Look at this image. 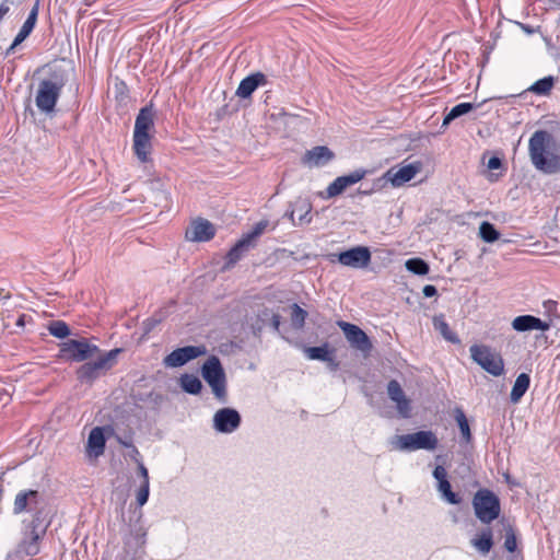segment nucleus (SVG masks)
<instances>
[{"label": "nucleus", "instance_id": "1", "mask_svg": "<svg viewBox=\"0 0 560 560\" xmlns=\"http://www.w3.org/2000/svg\"><path fill=\"white\" fill-rule=\"evenodd\" d=\"M553 143V137L546 130L535 131L528 142L533 165L546 174H555L560 171V155L551 150Z\"/></svg>", "mask_w": 560, "mask_h": 560}, {"label": "nucleus", "instance_id": "2", "mask_svg": "<svg viewBox=\"0 0 560 560\" xmlns=\"http://www.w3.org/2000/svg\"><path fill=\"white\" fill-rule=\"evenodd\" d=\"M201 375L220 402H226V375L217 355H210L201 366Z\"/></svg>", "mask_w": 560, "mask_h": 560}, {"label": "nucleus", "instance_id": "3", "mask_svg": "<svg viewBox=\"0 0 560 560\" xmlns=\"http://www.w3.org/2000/svg\"><path fill=\"white\" fill-rule=\"evenodd\" d=\"M121 351L120 348H115L108 352L102 353L95 361L85 362L77 371L78 380L81 383H93L116 364L117 357Z\"/></svg>", "mask_w": 560, "mask_h": 560}, {"label": "nucleus", "instance_id": "4", "mask_svg": "<svg viewBox=\"0 0 560 560\" xmlns=\"http://www.w3.org/2000/svg\"><path fill=\"white\" fill-rule=\"evenodd\" d=\"M392 444L399 451L412 452L418 450L433 451L439 445V439L432 431H418L396 435Z\"/></svg>", "mask_w": 560, "mask_h": 560}, {"label": "nucleus", "instance_id": "5", "mask_svg": "<svg viewBox=\"0 0 560 560\" xmlns=\"http://www.w3.org/2000/svg\"><path fill=\"white\" fill-rule=\"evenodd\" d=\"M63 86L65 81L61 78L42 80L35 96L37 108L45 114L54 112Z\"/></svg>", "mask_w": 560, "mask_h": 560}, {"label": "nucleus", "instance_id": "6", "mask_svg": "<svg viewBox=\"0 0 560 560\" xmlns=\"http://www.w3.org/2000/svg\"><path fill=\"white\" fill-rule=\"evenodd\" d=\"M472 506L477 518L483 524H490L500 515V500L488 489L478 490L472 499Z\"/></svg>", "mask_w": 560, "mask_h": 560}, {"label": "nucleus", "instance_id": "7", "mask_svg": "<svg viewBox=\"0 0 560 560\" xmlns=\"http://www.w3.org/2000/svg\"><path fill=\"white\" fill-rule=\"evenodd\" d=\"M470 357L478 365L493 376H500L504 372V361L500 353L489 346L472 345L469 348Z\"/></svg>", "mask_w": 560, "mask_h": 560}, {"label": "nucleus", "instance_id": "8", "mask_svg": "<svg viewBox=\"0 0 560 560\" xmlns=\"http://www.w3.org/2000/svg\"><path fill=\"white\" fill-rule=\"evenodd\" d=\"M100 352V348L86 339H69L60 345V357L73 362H83Z\"/></svg>", "mask_w": 560, "mask_h": 560}, {"label": "nucleus", "instance_id": "9", "mask_svg": "<svg viewBox=\"0 0 560 560\" xmlns=\"http://www.w3.org/2000/svg\"><path fill=\"white\" fill-rule=\"evenodd\" d=\"M242 423L240 412L230 407L217 410L212 417V428L221 434H232L238 430Z\"/></svg>", "mask_w": 560, "mask_h": 560}, {"label": "nucleus", "instance_id": "10", "mask_svg": "<svg viewBox=\"0 0 560 560\" xmlns=\"http://www.w3.org/2000/svg\"><path fill=\"white\" fill-rule=\"evenodd\" d=\"M206 353L207 348L205 346H186L177 348L163 359V364L166 368H179Z\"/></svg>", "mask_w": 560, "mask_h": 560}, {"label": "nucleus", "instance_id": "11", "mask_svg": "<svg viewBox=\"0 0 560 560\" xmlns=\"http://www.w3.org/2000/svg\"><path fill=\"white\" fill-rule=\"evenodd\" d=\"M338 327L343 331L350 346L366 354L372 349V343L368 335L357 325L343 320L337 322Z\"/></svg>", "mask_w": 560, "mask_h": 560}, {"label": "nucleus", "instance_id": "12", "mask_svg": "<svg viewBox=\"0 0 560 560\" xmlns=\"http://www.w3.org/2000/svg\"><path fill=\"white\" fill-rule=\"evenodd\" d=\"M338 261L346 267L362 269L371 262V252L365 246H355L339 253Z\"/></svg>", "mask_w": 560, "mask_h": 560}, {"label": "nucleus", "instance_id": "13", "mask_svg": "<svg viewBox=\"0 0 560 560\" xmlns=\"http://www.w3.org/2000/svg\"><path fill=\"white\" fill-rule=\"evenodd\" d=\"M422 168V162L416 161L387 171L386 177L394 187L402 186L411 180Z\"/></svg>", "mask_w": 560, "mask_h": 560}, {"label": "nucleus", "instance_id": "14", "mask_svg": "<svg viewBox=\"0 0 560 560\" xmlns=\"http://www.w3.org/2000/svg\"><path fill=\"white\" fill-rule=\"evenodd\" d=\"M334 158L335 154L328 147L317 145L304 153L302 163L310 168L323 167L332 161Z\"/></svg>", "mask_w": 560, "mask_h": 560}, {"label": "nucleus", "instance_id": "15", "mask_svg": "<svg viewBox=\"0 0 560 560\" xmlns=\"http://www.w3.org/2000/svg\"><path fill=\"white\" fill-rule=\"evenodd\" d=\"M215 234L214 225L205 219L194 221L186 231V238L191 242H208Z\"/></svg>", "mask_w": 560, "mask_h": 560}, {"label": "nucleus", "instance_id": "16", "mask_svg": "<svg viewBox=\"0 0 560 560\" xmlns=\"http://www.w3.org/2000/svg\"><path fill=\"white\" fill-rule=\"evenodd\" d=\"M551 327V320L546 322L533 315H520L512 320V328L518 332L530 330L546 331Z\"/></svg>", "mask_w": 560, "mask_h": 560}, {"label": "nucleus", "instance_id": "17", "mask_svg": "<svg viewBox=\"0 0 560 560\" xmlns=\"http://www.w3.org/2000/svg\"><path fill=\"white\" fill-rule=\"evenodd\" d=\"M40 494L36 490H22L18 492L13 503V513L21 514L37 508L40 502Z\"/></svg>", "mask_w": 560, "mask_h": 560}, {"label": "nucleus", "instance_id": "18", "mask_svg": "<svg viewBox=\"0 0 560 560\" xmlns=\"http://www.w3.org/2000/svg\"><path fill=\"white\" fill-rule=\"evenodd\" d=\"M387 394L389 398L396 404V408L402 418H409L410 416V401L406 398L405 393L400 384L393 380L387 385Z\"/></svg>", "mask_w": 560, "mask_h": 560}, {"label": "nucleus", "instance_id": "19", "mask_svg": "<svg viewBox=\"0 0 560 560\" xmlns=\"http://www.w3.org/2000/svg\"><path fill=\"white\" fill-rule=\"evenodd\" d=\"M106 446V439L104 435V428L95 427L90 431L86 443V455L90 458H97L104 454Z\"/></svg>", "mask_w": 560, "mask_h": 560}, {"label": "nucleus", "instance_id": "20", "mask_svg": "<svg viewBox=\"0 0 560 560\" xmlns=\"http://www.w3.org/2000/svg\"><path fill=\"white\" fill-rule=\"evenodd\" d=\"M38 15V5L35 4L31 12L28 13L27 19L23 23L22 27L20 28L19 33L16 34L13 43L11 46L7 49V55H10L14 51L15 47L19 46L22 42H24L28 35L32 33V31L35 27L36 21Z\"/></svg>", "mask_w": 560, "mask_h": 560}, {"label": "nucleus", "instance_id": "21", "mask_svg": "<svg viewBox=\"0 0 560 560\" xmlns=\"http://www.w3.org/2000/svg\"><path fill=\"white\" fill-rule=\"evenodd\" d=\"M267 83V79H266V75L261 72H256V73H253L246 78H244L237 90H236V95L241 98H247L249 97L254 91L260 86V85H265Z\"/></svg>", "mask_w": 560, "mask_h": 560}, {"label": "nucleus", "instance_id": "22", "mask_svg": "<svg viewBox=\"0 0 560 560\" xmlns=\"http://www.w3.org/2000/svg\"><path fill=\"white\" fill-rule=\"evenodd\" d=\"M311 210V203L302 200L295 203V209L287 211L285 215L294 225L308 224L312 221Z\"/></svg>", "mask_w": 560, "mask_h": 560}, {"label": "nucleus", "instance_id": "23", "mask_svg": "<svg viewBox=\"0 0 560 560\" xmlns=\"http://www.w3.org/2000/svg\"><path fill=\"white\" fill-rule=\"evenodd\" d=\"M154 115L150 106L140 109L135 121L133 135H150L154 126Z\"/></svg>", "mask_w": 560, "mask_h": 560}, {"label": "nucleus", "instance_id": "24", "mask_svg": "<svg viewBox=\"0 0 560 560\" xmlns=\"http://www.w3.org/2000/svg\"><path fill=\"white\" fill-rule=\"evenodd\" d=\"M132 149L138 160L142 163H147L152 150L151 136L133 135Z\"/></svg>", "mask_w": 560, "mask_h": 560}, {"label": "nucleus", "instance_id": "25", "mask_svg": "<svg viewBox=\"0 0 560 560\" xmlns=\"http://www.w3.org/2000/svg\"><path fill=\"white\" fill-rule=\"evenodd\" d=\"M147 542V529L139 525L135 526L131 530L129 536L125 540V547L127 549L133 550L135 553H138L139 551H142L144 548V545Z\"/></svg>", "mask_w": 560, "mask_h": 560}, {"label": "nucleus", "instance_id": "26", "mask_svg": "<svg viewBox=\"0 0 560 560\" xmlns=\"http://www.w3.org/2000/svg\"><path fill=\"white\" fill-rule=\"evenodd\" d=\"M471 545L480 553H489L493 546V535L491 528L482 529L476 537L471 539Z\"/></svg>", "mask_w": 560, "mask_h": 560}, {"label": "nucleus", "instance_id": "27", "mask_svg": "<svg viewBox=\"0 0 560 560\" xmlns=\"http://www.w3.org/2000/svg\"><path fill=\"white\" fill-rule=\"evenodd\" d=\"M530 385V377L526 373H521L512 387L510 399L512 402L517 404L525 395Z\"/></svg>", "mask_w": 560, "mask_h": 560}, {"label": "nucleus", "instance_id": "28", "mask_svg": "<svg viewBox=\"0 0 560 560\" xmlns=\"http://www.w3.org/2000/svg\"><path fill=\"white\" fill-rule=\"evenodd\" d=\"M555 82L556 79L552 75L545 77L534 82L525 90V93L529 92L539 96H548L553 89Z\"/></svg>", "mask_w": 560, "mask_h": 560}, {"label": "nucleus", "instance_id": "29", "mask_svg": "<svg viewBox=\"0 0 560 560\" xmlns=\"http://www.w3.org/2000/svg\"><path fill=\"white\" fill-rule=\"evenodd\" d=\"M252 245L242 237L228 253L226 255V266L235 265L246 252H248Z\"/></svg>", "mask_w": 560, "mask_h": 560}, {"label": "nucleus", "instance_id": "30", "mask_svg": "<svg viewBox=\"0 0 560 560\" xmlns=\"http://www.w3.org/2000/svg\"><path fill=\"white\" fill-rule=\"evenodd\" d=\"M40 535L33 529L31 536L20 544V551L25 556H36L39 552Z\"/></svg>", "mask_w": 560, "mask_h": 560}, {"label": "nucleus", "instance_id": "31", "mask_svg": "<svg viewBox=\"0 0 560 560\" xmlns=\"http://www.w3.org/2000/svg\"><path fill=\"white\" fill-rule=\"evenodd\" d=\"M433 326L435 330H438L445 340L452 343H458L459 338L455 332L452 331L448 324L445 322L443 315H438L433 317Z\"/></svg>", "mask_w": 560, "mask_h": 560}, {"label": "nucleus", "instance_id": "32", "mask_svg": "<svg viewBox=\"0 0 560 560\" xmlns=\"http://www.w3.org/2000/svg\"><path fill=\"white\" fill-rule=\"evenodd\" d=\"M179 384L184 392L191 395H198L202 389L201 381L192 374H183Z\"/></svg>", "mask_w": 560, "mask_h": 560}, {"label": "nucleus", "instance_id": "33", "mask_svg": "<svg viewBox=\"0 0 560 560\" xmlns=\"http://www.w3.org/2000/svg\"><path fill=\"white\" fill-rule=\"evenodd\" d=\"M475 108L474 104L471 103H460L455 105L448 114L444 117L443 126L448 125L452 120L468 114L470 110Z\"/></svg>", "mask_w": 560, "mask_h": 560}, {"label": "nucleus", "instance_id": "34", "mask_svg": "<svg viewBox=\"0 0 560 560\" xmlns=\"http://www.w3.org/2000/svg\"><path fill=\"white\" fill-rule=\"evenodd\" d=\"M455 420L458 424L463 440L469 442L471 440L469 423L465 412L460 408H456L455 410Z\"/></svg>", "mask_w": 560, "mask_h": 560}, {"label": "nucleus", "instance_id": "35", "mask_svg": "<svg viewBox=\"0 0 560 560\" xmlns=\"http://www.w3.org/2000/svg\"><path fill=\"white\" fill-rule=\"evenodd\" d=\"M305 353L310 360L326 361L330 360L331 352L328 348V345H324L320 347H308L305 349Z\"/></svg>", "mask_w": 560, "mask_h": 560}, {"label": "nucleus", "instance_id": "36", "mask_svg": "<svg viewBox=\"0 0 560 560\" xmlns=\"http://www.w3.org/2000/svg\"><path fill=\"white\" fill-rule=\"evenodd\" d=\"M306 317L307 312L305 310L295 303L291 305V323L294 328L302 329L305 325Z\"/></svg>", "mask_w": 560, "mask_h": 560}, {"label": "nucleus", "instance_id": "37", "mask_svg": "<svg viewBox=\"0 0 560 560\" xmlns=\"http://www.w3.org/2000/svg\"><path fill=\"white\" fill-rule=\"evenodd\" d=\"M438 491L441 493L442 498L448 502L450 504H459L460 498L458 494L452 491L450 481H443L438 483Z\"/></svg>", "mask_w": 560, "mask_h": 560}, {"label": "nucleus", "instance_id": "38", "mask_svg": "<svg viewBox=\"0 0 560 560\" xmlns=\"http://www.w3.org/2000/svg\"><path fill=\"white\" fill-rule=\"evenodd\" d=\"M479 235L485 242L492 243L499 238L500 233L492 223L485 221L479 226Z\"/></svg>", "mask_w": 560, "mask_h": 560}, {"label": "nucleus", "instance_id": "39", "mask_svg": "<svg viewBox=\"0 0 560 560\" xmlns=\"http://www.w3.org/2000/svg\"><path fill=\"white\" fill-rule=\"evenodd\" d=\"M405 266L408 271L419 276H424L430 270L429 265L421 258L408 259Z\"/></svg>", "mask_w": 560, "mask_h": 560}, {"label": "nucleus", "instance_id": "40", "mask_svg": "<svg viewBox=\"0 0 560 560\" xmlns=\"http://www.w3.org/2000/svg\"><path fill=\"white\" fill-rule=\"evenodd\" d=\"M51 336L63 339L70 335L69 326L62 320H54L48 326Z\"/></svg>", "mask_w": 560, "mask_h": 560}, {"label": "nucleus", "instance_id": "41", "mask_svg": "<svg viewBox=\"0 0 560 560\" xmlns=\"http://www.w3.org/2000/svg\"><path fill=\"white\" fill-rule=\"evenodd\" d=\"M268 224L269 223L266 220L259 221L254 225L253 230L243 235V237L252 245V247H254L256 240L265 232Z\"/></svg>", "mask_w": 560, "mask_h": 560}, {"label": "nucleus", "instance_id": "42", "mask_svg": "<svg viewBox=\"0 0 560 560\" xmlns=\"http://www.w3.org/2000/svg\"><path fill=\"white\" fill-rule=\"evenodd\" d=\"M150 495V481H140L139 488L136 491V501L137 504L141 508L143 506Z\"/></svg>", "mask_w": 560, "mask_h": 560}, {"label": "nucleus", "instance_id": "43", "mask_svg": "<svg viewBox=\"0 0 560 560\" xmlns=\"http://www.w3.org/2000/svg\"><path fill=\"white\" fill-rule=\"evenodd\" d=\"M504 548L509 552H514L517 548L516 534H515L514 528L511 525H508L505 528Z\"/></svg>", "mask_w": 560, "mask_h": 560}, {"label": "nucleus", "instance_id": "44", "mask_svg": "<svg viewBox=\"0 0 560 560\" xmlns=\"http://www.w3.org/2000/svg\"><path fill=\"white\" fill-rule=\"evenodd\" d=\"M365 174H366V171L360 168V170L353 171L350 174L340 176V178L345 183V186L349 187V186H352V185L359 183L361 179H363Z\"/></svg>", "mask_w": 560, "mask_h": 560}, {"label": "nucleus", "instance_id": "45", "mask_svg": "<svg viewBox=\"0 0 560 560\" xmlns=\"http://www.w3.org/2000/svg\"><path fill=\"white\" fill-rule=\"evenodd\" d=\"M347 187L345 186V183L342 179L337 177L332 183H330L326 189V197L332 198L338 195H340Z\"/></svg>", "mask_w": 560, "mask_h": 560}, {"label": "nucleus", "instance_id": "46", "mask_svg": "<svg viewBox=\"0 0 560 560\" xmlns=\"http://www.w3.org/2000/svg\"><path fill=\"white\" fill-rule=\"evenodd\" d=\"M542 306L549 316H555V317L559 316L557 313L558 303L556 301L547 300L544 302Z\"/></svg>", "mask_w": 560, "mask_h": 560}, {"label": "nucleus", "instance_id": "47", "mask_svg": "<svg viewBox=\"0 0 560 560\" xmlns=\"http://www.w3.org/2000/svg\"><path fill=\"white\" fill-rule=\"evenodd\" d=\"M433 477L438 480V483L447 481V471L443 466L439 465L433 470Z\"/></svg>", "mask_w": 560, "mask_h": 560}, {"label": "nucleus", "instance_id": "48", "mask_svg": "<svg viewBox=\"0 0 560 560\" xmlns=\"http://www.w3.org/2000/svg\"><path fill=\"white\" fill-rule=\"evenodd\" d=\"M127 456L130 459H132L136 464L139 462H142L141 454L135 445H132L130 448H128Z\"/></svg>", "mask_w": 560, "mask_h": 560}, {"label": "nucleus", "instance_id": "49", "mask_svg": "<svg viewBox=\"0 0 560 560\" xmlns=\"http://www.w3.org/2000/svg\"><path fill=\"white\" fill-rule=\"evenodd\" d=\"M138 465V475L140 477V481H150L148 468L144 466L143 462L137 463Z\"/></svg>", "mask_w": 560, "mask_h": 560}, {"label": "nucleus", "instance_id": "50", "mask_svg": "<svg viewBox=\"0 0 560 560\" xmlns=\"http://www.w3.org/2000/svg\"><path fill=\"white\" fill-rule=\"evenodd\" d=\"M487 166L489 170H498L502 166V162L498 156H492L489 159Z\"/></svg>", "mask_w": 560, "mask_h": 560}, {"label": "nucleus", "instance_id": "51", "mask_svg": "<svg viewBox=\"0 0 560 560\" xmlns=\"http://www.w3.org/2000/svg\"><path fill=\"white\" fill-rule=\"evenodd\" d=\"M422 292L425 298H432L438 294L436 288L432 284L424 285Z\"/></svg>", "mask_w": 560, "mask_h": 560}, {"label": "nucleus", "instance_id": "52", "mask_svg": "<svg viewBox=\"0 0 560 560\" xmlns=\"http://www.w3.org/2000/svg\"><path fill=\"white\" fill-rule=\"evenodd\" d=\"M271 325L276 331L279 330V327H280V315L279 314H272Z\"/></svg>", "mask_w": 560, "mask_h": 560}, {"label": "nucleus", "instance_id": "53", "mask_svg": "<svg viewBox=\"0 0 560 560\" xmlns=\"http://www.w3.org/2000/svg\"><path fill=\"white\" fill-rule=\"evenodd\" d=\"M325 362H328V365L329 368L335 371L338 369L339 366V363L332 358V355L330 354V360H326Z\"/></svg>", "mask_w": 560, "mask_h": 560}, {"label": "nucleus", "instance_id": "54", "mask_svg": "<svg viewBox=\"0 0 560 560\" xmlns=\"http://www.w3.org/2000/svg\"><path fill=\"white\" fill-rule=\"evenodd\" d=\"M118 442L126 448H130L133 445L131 441L122 440L120 438L118 439Z\"/></svg>", "mask_w": 560, "mask_h": 560}, {"label": "nucleus", "instance_id": "55", "mask_svg": "<svg viewBox=\"0 0 560 560\" xmlns=\"http://www.w3.org/2000/svg\"><path fill=\"white\" fill-rule=\"evenodd\" d=\"M155 323H156V320H155V319H153V318H152V319H148V320H147V324H148V326H149V327H152V326H153V324H155Z\"/></svg>", "mask_w": 560, "mask_h": 560}]
</instances>
